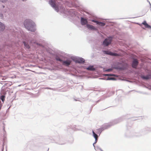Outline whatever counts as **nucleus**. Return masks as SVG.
I'll list each match as a JSON object with an SVG mask.
<instances>
[{
  "instance_id": "f257e3e1",
  "label": "nucleus",
  "mask_w": 151,
  "mask_h": 151,
  "mask_svg": "<svg viewBox=\"0 0 151 151\" xmlns=\"http://www.w3.org/2000/svg\"><path fill=\"white\" fill-rule=\"evenodd\" d=\"M25 27L28 30L32 32H35V29L34 27V24L30 20H26L24 23Z\"/></svg>"
},
{
  "instance_id": "f03ea898",
  "label": "nucleus",
  "mask_w": 151,
  "mask_h": 151,
  "mask_svg": "<svg viewBox=\"0 0 151 151\" xmlns=\"http://www.w3.org/2000/svg\"><path fill=\"white\" fill-rule=\"evenodd\" d=\"M112 40V38L111 37L106 39L103 42V44L105 46H107L110 45Z\"/></svg>"
},
{
  "instance_id": "7ed1b4c3",
  "label": "nucleus",
  "mask_w": 151,
  "mask_h": 151,
  "mask_svg": "<svg viewBox=\"0 0 151 151\" xmlns=\"http://www.w3.org/2000/svg\"><path fill=\"white\" fill-rule=\"evenodd\" d=\"M49 4L54 8L55 10L58 12L59 11V9L58 6L56 5L54 1L52 0H50L49 1Z\"/></svg>"
},
{
  "instance_id": "20e7f679",
  "label": "nucleus",
  "mask_w": 151,
  "mask_h": 151,
  "mask_svg": "<svg viewBox=\"0 0 151 151\" xmlns=\"http://www.w3.org/2000/svg\"><path fill=\"white\" fill-rule=\"evenodd\" d=\"M138 64V62L137 59L134 60L132 63V67L134 68H136Z\"/></svg>"
},
{
  "instance_id": "39448f33",
  "label": "nucleus",
  "mask_w": 151,
  "mask_h": 151,
  "mask_svg": "<svg viewBox=\"0 0 151 151\" xmlns=\"http://www.w3.org/2000/svg\"><path fill=\"white\" fill-rule=\"evenodd\" d=\"M88 23L87 20L86 19L83 18H81V23L82 25H84L87 24Z\"/></svg>"
},
{
  "instance_id": "423d86ee",
  "label": "nucleus",
  "mask_w": 151,
  "mask_h": 151,
  "mask_svg": "<svg viewBox=\"0 0 151 151\" xmlns=\"http://www.w3.org/2000/svg\"><path fill=\"white\" fill-rule=\"evenodd\" d=\"M76 62L78 63H83L84 62V60L82 58H80L77 59Z\"/></svg>"
},
{
  "instance_id": "0eeeda50",
  "label": "nucleus",
  "mask_w": 151,
  "mask_h": 151,
  "mask_svg": "<svg viewBox=\"0 0 151 151\" xmlns=\"http://www.w3.org/2000/svg\"><path fill=\"white\" fill-rule=\"evenodd\" d=\"M104 52L106 54H109L111 55L114 56H117L118 55V54L116 53H113L112 52H109L107 51H104Z\"/></svg>"
},
{
  "instance_id": "6e6552de",
  "label": "nucleus",
  "mask_w": 151,
  "mask_h": 151,
  "mask_svg": "<svg viewBox=\"0 0 151 151\" xmlns=\"http://www.w3.org/2000/svg\"><path fill=\"white\" fill-rule=\"evenodd\" d=\"M71 62V61L69 60H67L63 62V64L67 66L69 65Z\"/></svg>"
},
{
  "instance_id": "1a4fd4ad",
  "label": "nucleus",
  "mask_w": 151,
  "mask_h": 151,
  "mask_svg": "<svg viewBox=\"0 0 151 151\" xmlns=\"http://www.w3.org/2000/svg\"><path fill=\"white\" fill-rule=\"evenodd\" d=\"M86 27L88 29H92V30H95L96 29V28L93 26L92 25H91L89 24H86Z\"/></svg>"
},
{
  "instance_id": "9d476101",
  "label": "nucleus",
  "mask_w": 151,
  "mask_h": 151,
  "mask_svg": "<svg viewBox=\"0 0 151 151\" xmlns=\"http://www.w3.org/2000/svg\"><path fill=\"white\" fill-rule=\"evenodd\" d=\"M93 133L94 137L95 139V142L93 144V145H94V144H95L97 141L98 136L97 134H96L93 131Z\"/></svg>"
},
{
  "instance_id": "9b49d317",
  "label": "nucleus",
  "mask_w": 151,
  "mask_h": 151,
  "mask_svg": "<svg viewBox=\"0 0 151 151\" xmlns=\"http://www.w3.org/2000/svg\"><path fill=\"white\" fill-rule=\"evenodd\" d=\"M142 24L144 25L145 27L146 28H151V27L147 23L146 21H144L143 22Z\"/></svg>"
},
{
  "instance_id": "f8f14e48",
  "label": "nucleus",
  "mask_w": 151,
  "mask_h": 151,
  "mask_svg": "<svg viewBox=\"0 0 151 151\" xmlns=\"http://www.w3.org/2000/svg\"><path fill=\"white\" fill-rule=\"evenodd\" d=\"M5 28V26L1 22H0V30H3Z\"/></svg>"
},
{
  "instance_id": "ddd939ff",
  "label": "nucleus",
  "mask_w": 151,
  "mask_h": 151,
  "mask_svg": "<svg viewBox=\"0 0 151 151\" xmlns=\"http://www.w3.org/2000/svg\"><path fill=\"white\" fill-rule=\"evenodd\" d=\"M142 78L143 79L147 80L151 78V76L150 75H147L146 76H142Z\"/></svg>"
},
{
  "instance_id": "4468645a",
  "label": "nucleus",
  "mask_w": 151,
  "mask_h": 151,
  "mask_svg": "<svg viewBox=\"0 0 151 151\" xmlns=\"http://www.w3.org/2000/svg\"><path fill=\"white\" fill-rule=\"evenodd\" d=\"M87 69L88 70L92 71L94 70H95V69L93 68V66H89L87 68Z\"/></svg>"
},
{
  "instance_id": "2eb2a0df",
  "label": "nucleus",
  "mask_w": 151,
  "mask_h": 151,
  "mask_svg": "<svg viewBox=\"0 0 151 151\" xmlns=\"http://www.w3.org/2000/svg\"><path fill=\"white\" fill-rule=\"evenodd\" d=\"M5 99V96L4 95H2L0 97V99H1L3 102H4Z\"/></svg>"
},
{
  "instance_id": "dca6fc26",
  "label": "nucleus",
  "mask_w": 151,
  "mask_h": 151,
  "mask_svg": "<svg viewBox=\"0 0 151 151\" xmlns=\"http://www.w3.org/2000/svg\"><path fill=\"white\" fill-rule=\"evenodd\" d=\"M97 24L100 25L102 26H104L105 25V24L103 22H97Z\"/></svg>"
},
{
  "instance_id": "f3484780",
  "label": "nucleus",
  "mask_w": 151,
  "mask_h": 151,
  "mask_svg": "<svg viewBox=\"0 0 151 151\" xmlns=\"http://www.w3.org/2000/svg\"><path fill=\"white\" fill-rule=\"evenodd\" d=\"M23 43L24 44V45L26 48H29V45L27 44L25 42H23Z\"/></svg>"
},
{
  "instance_id": "a211bd4d",
  "label": "nucleus",
  "mask_w": 151,
  "mask_h": 151,
  "mask_svg": "<svg viewBox=\"0 0 151 151\" xmlns=\"http://www.w3.org/2000/svg\"><path fill=\"white\" fill-rule=\"evenodd\" d=\"M56 60H57L59 61L60 62L62 61V60L59 57H57L56 58Z\"/></svg>"
},
{
  "instance_id": "6ab92c4d",
  "label": "nucleus",
  "mask_w": 151,
  "mask_h": 151,
  "mask_svg": "<svg viewBox=\"0 0 151 151\" xmlns=\"http://www.w3.org/2000/svg\"><path fill=\"white\" fill-rule=\"evenodd\" d=\"M106 76H115V75L114 74H106L105 75Z\"/></svg>"
},
{
  "instance_id": "aec40b11",
  "label": "nucleus",
  "mask_w": 151,
  "mask_h": 151,
  "mask_svg": "<svg viewBox=\"0 0 151 151\" xmlns=\"http://www.w3.org/2000/svg\"><path fill=\"white\" fill-rule=\"evenodd\" d=\"M112 70V69H107L106 71L108 72H110Z\"/></svg>"
},
{
  "instance_id": "412c9836",
  "label": "nucleus",
  "mask_w": 151,
  "mask_h": 151,
  "mask_svg": "<svg viewBox=\"0 0 151 151\" xmlns=\"http://www.w3.org/2000/svg\"><path fill=\"white\" fill-rule=\"evenodd\" d=\"M92 22H94L96 23L97 24V23H98L97 22H99L98 21H95V20H92Z\"/></svg>"
},
{
  "instance_id": "4be33fe9",
  "label": "nucleus",
  "mask_w": 151,
  "mask_h": 151,
  "mask_svg": "<svg viewBox=\"0 0 151 151\" xmlns=\"http://www.w3.org/2000/svg\"><path fill=\"white\" fill-rule=\"evenodd\" d=\"M0 1L3 2H6L7 0H0Z\"/></svg>"
},
{
  "instance_id": "5701e85b",
  "label": "nucleus",
  "mask_w": 151,
  "mask_h": 151,
  "mask_svg": "<svg viewBox=\"0 0 151 151\" xmlns=\"http://www.w3.org/2000/svg\"><path fill=\"white\" fill-rule=\"evenodd\" d=\"M113 78H110L109 79V80H112L113 79Z\"/></svg>"
}]
</instances>
